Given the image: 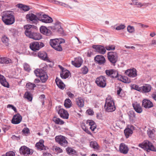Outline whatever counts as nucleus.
Wrapping results in <instances>:
<instances>
[{"label":"nucleus","instance_id":"48","mask_svg":"<svg viewBox=\"0 0 156 156\" xmlns=\"http://www.w3.org/2000/svg\"><path fill=\"white\" fill-rule=\"evenodd\" d=\"M127 30L130 33H132L134 32L135 29L133 27L130 25L128 26Z\"/></svg>","mask_w":156,"mask_h":156},{"label":"nucleus","instance_id":"30","mask_svg":"<svg viewBox=\"0 0 156 156\" xmlns=\"http://www.w3.org/2000/svg\"><path fill=\"white\" fill-rule=\"evenodd\" d=\"M48 1L51 2H52L53 3L57 4L59 5H60L66 8H71L70 6L67 4L64 3L62 2H60L59 1L55 0H48Z\"/></svg>","mask_w":156,"mask_h":156},{"label":"nucleus","instance_id":"32","mask_svg":"<svg viewBox=\"0 0 156 156\" xmlns=\"http://www.w3.org/2000/svg\"><path fill=\"white\" fill-rule=\"evenodd\" d=\"M56 84L59 88L61 89H63L65 87V85L60 79L56 78L55 79Z\"/></svg>","mask_w":156,"mask_h":156},{"label":"nucleus","instance_id":"23","mask_svg":"<svg viewBox=\"0 0 156 156\" xmlns=\"http://www.w3.org/2000/svg\"><path fill=\"white\" fill-rule=\"evenodd\" d=\"M40 30L41 33L47 36H50L52 33L51 31L45 26H41Z\"/></svg>","mask_w":156,"mask_h":156},{"label":"nucleus","instance_id":"46","mask_svg":"<svg viewBox=\"0 0 156 156\" xmlns=\"http://www.w3.org/2000/svg\"><path fill=\"white\" fill-rule=\"evenodd\" d=\"M2 41L3 43L6 45H8L9 44V39L6 36H3L2 38Z\"/></svg>","mask_w":156,"mask_h":156},{"label":"nucleus","instance_id":"47","mask_svg":"<svg viewBox=\"0 0 156 156\" xmlns=\"http://www.w3.org/2000/svg\"><path fill=\"white\" fill-rule=\"evenodd\" d=\"M105 48L108 51H114L115 49V46L114 45L110 44L106 46Z\"/></svg>","mask_w":156,"mask_h":156},{"label":"nucleus","instance_id":"13","mask_svg":"<svg viewBox=\"0 0 156 156\" xmlns=\"http://www.w3.org/2000/svg\"><path fill=\"white\" fill-rule=\"evenodd\" d=\"M20 151L21 154L26 155L32 154L33 153V152L30 151L29 148L25 146H22L20 148Z\"/></svg>","mask_w":156,"mask_h":156},{"label":"nucleus","instance_id":"5","mask_svg":"<svg viewBox=\"0 0 156 156\" xmlns=\"http://www.w3.org/2000/svg\"><path fill=\"white\" fill-rule=\"evenodd\" d=\"M65 42L64 40L62 38L51 39L50 44L51 46L58 51H62V48L60 44Z\"/></svg>","mask_w":156,"mask_h":156},{"label":"nucleus","instance_id":"42","mask_svg":"<svg viewBox=\"0 0 156 156\" xmlns=\"http://www.w3.org/2000/svg\"><path fill=\"white\" fill-rule=\"evenodd\" d=\"M154 129H148L147 131V134L149 137L153 139L154 136Z\"/></svg>","mask_w":156,"mask_h":156},{"label":"nucleus","instance_id":"40","mask_svg":"<svg viewBox=\"0 0 156 156\" xmlns=\"http://www.w3.org/2000/svg\"><path fill=\"white\" fill-rule=\"evenodd\" d=\"M24 97L27 99L29 101H31L32 99V97L30 92H25Z\"/></svg>","mask_w":156,"mask_h":156},{"label":"nucleus","instance_id":"18","mask_svg":"<svg viewBox=\"0 0 156 156\" xmlns=\"http://www.w3.org/2000/svg\"><path fill=\"white\" fill-rule=\"evenodd\" d=\"M22 119V116L18 113L13 116L12 120V122L13 124H18L20 123Z\"/></svg>","mask_w":156,"mask_h":156},{"label":"nucleus","instance_id":"9","mask_svg":"<svg viewBox=\"0 0 156 156\" xmlns=\"http://www.w3.org/2000/svg\"><path fill=\"white\" fill-rule=\"evenodd\" d=\"M108 58L110 62L113 64H115L117 61L118 55L115 52L110 51L108 53Z\"/></svg>","mask_w":156,"mask_h":156},{"label":"nucleus","instance_id":"27","mask_svg":"<svg viewBox=\"0 0 156 156\" xmlns=\"http://www.w3.org/2000/svg\"><path fill=\"white\" fill-rule=\"evenodd\" d=\"M133 106L136 112L139 113L142 112V109L140 104L135 102L133 104Z\"/></svg>","mask_w":156,"mask_h":156},{"label":"nucleus","instance_id":"49","mask_svg":"<svg viewBox=\"0 0 156 156\" xmlns=\"http://www.w3.org/2000/svg\"><path fill=\"white\" fill-rule=\"evenodd\" d=\"M23 67L24 69L27 72H29L30 70V66L27 63H25L24 64Z\"/></svg>","mask_w":156,"mask_h":156},{"label":"nucleus","instance_id":"54","mask_svg":"<svg viewBox=\"0 0 156 156\" xmlns=\"http://www.w3.org/2000/svg\"><path fill=\"white\" fill-rule=\"evenodd\" d=\"M83 129L87 133L91 135V133L88 129L85 126L84 124L82 125Z\"/></svg>","mask_w":156,"mask_h":156},{"label":"nucleus","instance_id":"28","mask_svg":"<svg viewBox=\"0 0 156 156\" xmlns=\"http://www.w3.org/2000/svg\"><path fill=\"white\" fill-rule=\"evenodd\" d=\"M38 55L39 58L43 60L46 61L48 62L50 61L47 57V54L45 52H39L38 54Z\"/></svg>","mask_w":156,"mask_h":156},{"label":"nucleus","instance_id":"58","mask_svg":"<svg viewBox=\"0 0 156 156\" xmlns=\"http://www.w3.org/2000/svg\"><path fill=\"white\" fill-rule=\"evenodd\" d=\"M29 129L27 128H24L22 130L23 133L25 134L28 133H29Z\"/></svg>","mask_w":156,"mask_h":156},{"label":"nucleus","instance_id":"35","mask_svg":"<svg viewBox=\"0 0 156 156\" xmlns=\"http://www.w3.org/2000/svg\"><path fill=\"white\" fill-rule=\"evenodd\" d=\"M69 71L67 70H63L60 73V76L62 78L66 79L68 78L69 75Z\"/></svg>","mask_w":156,"mask_h":156},{"label":"nucleus","instance_id":"50","mask_svg":"<svg viewBox=\"0 0 156 156\" xmlns=\"http://www.w3.org/2000/svg\"><path fill=\"white\" fill-rule=\"evenodd\" d=\"M86 123L89 126H91L95 125V122L92 120H88L86 121Z\"/></svg>","mask_w":156,"mask_h":156},{"label":"nucleus","instance_id":"64","mask_svg":"<svg viewBox=\"0 0 156 156\" xmlns=\"http://www.w3.org/2000/svg\"><path fill=\"white\" fill-rule=\"evenodd\" d=\"M43 156H51V154L47 152H44L43 154Z\"/></svg>","mask_w":156,"mask_h":156},{"label":"nucleus","instance_id":"59","mask_svg":"<svg viewBox=\"0 0 156 156\" xmlns=\"http://www.w3.org/2000/svg\"><path fill=\"white\" fill-rule=\"evenodd\" d=\"M87 113L89 115H93L94 114L93 111L91 109H88L87 111Z\"/></svg>","mask_w":156,"mask_h":156},{"label":"nucleus","instance_id":"31","mask_svg":"<svg viewBox=\"0 0 156 156\" xmlns=\"http://www.w3.org/2000/svg\"><path fill=\"white\" fill-rule=\"evenodd\" d=\"M11 63H12V61L9 58L7 57L0 58V63L7 64Z\"/></svg>","mask_w":156,"mask_h":156},{"label":"nucleus","instance_id":"34","mask_svg":"<svg viewBox=\"0 0 156 156\" xmlns=\"http://www.w3.org/2000/svg\"><path fill=\"white\" fill-rule=\"evenodd\" d=\"M76 104L80 107H82L84 105V101L81 97H79L76 99Z\"/></svg>","mask_w":156,"mask_h":156},{"label":"nucleus","instance_id":"22","mask_svg":"<svg viewBox=\"0 0 156 156\" xmlns=\"http://www.w3.org/2000/svg\"><path fill=\"white\" fill-rule=\"evenodd\" d=\"M44 141L42 140H40L39 142L36 144V147L38 149L40 150H46L48 148L45 147L44 145Z\"/></svg>","mask_w":156,"mask_h":156},{"label":"nucleus","instance_id":"43","mask_svg":"<svg viewBox=\"0 0 156 156\" xmlns=\"http://www.w3.org/2000/svg\"><path fill=\"white\" fill-rule=\"evenodd\" d=\"M88 72V69L86 66H83L80 69V74H82L84 75L87 74Z\"/></svg>","mask_w":156,"mask_h":156},{"label":"nucleus","instance_id":"4","mask_svg":"<svg viewBox=\"0 0 156 156\" xmlns=\"http://www.w3.org/2000/svg\"><path fill=\"white\" fill-rule=\"evenodd\" d=\"M104 108L108 112H112L115 110L114 101L110 96L106 98Z\"/></svg>","mask_w":156,"mask_h":156},{"label":"nucleus","instance_id":"21","mask_svg":"<svg viewBox=\"0 0 156 156\" xmlns=\"http://www.w3.org/2000/svg\"><path fill=\"white\" fill-rule=\"evenodd\" d=\"M60 117L63 119H67L69 118V114L67 112L63 109H60L58 112Z\"/></svg>","mask_w":156,"mask_h":156},{"label":"nucleus","instance_id":"38","mask_svg":"<svg viewBox=\"0 0 156 156\" xmlns=\"http://www.w3.org/2000/svg\"><path fill=\"white\" fill-rule=\"evenodd\" d=\"M53 120L55 123L57 124L62 125L64 123V122L63 121L59 118H57L55 117H54L53 118Z\"/></svg>","mask_w":156,"mask_h":156},{"label":"nucleus","instance_id":"11","mask_svg":"<svg viewBox=\"0 0 156 156\" xmlns=\"http://www.w3.org/2000/svg\"><path fill=\"white\" fill-rule=\"evenodd\" d=\"M55 139L56 141L62 146L65 147L67 145L68 142L65 138L63 136H56Z\"/></svg>","mask_w":156,"mask_h":156},{"label":"nucleus","instance_id":"56","mask_svg":"<svg viewBox=\"0 0 156 156\" xmlns=\"http://www.w3.org/2000/svg\"><path fill=\"white\" fill-rule=\"evenodd\" d=\"M55 151L58 153H61L62 152V150L60 148L56 147L55 148Z\"/></svg>","mask_w":156,"mask_h":156},{"label":"nucleus","instance_id":"24","mask_svg":"<svg viewBox=\"0 0 156 156\" xmlns=\"http://www.w3.org/2000/svg\"><path fill=\"white\" fill-rule=\"evenodd\" d=\"M129 119L130 122L132 123L135 122L136 121V117L135 113L133 111H130L128 113Z\"/></svg>","mask_w":156,"mask_h":156},{"label":"nucleus","instance_id":"45","mask_svg":"<svg viewBox=\"0 0 156 156\" xmlns=\"http://www.w3.org/2000/svg\"><path fill=\"white\" fill-rule=\"evenodd\" d=\"M90 146L95 149H98V146L97 143L95 141H91L90 143Z\"/></svg>","mask_w":156,"mask_h":156},{"label":"nucleus","instance_id":"53","mask_svg":"<svg viewBox=\"0 0 156 156\" xmlns=\"http://www.w3.org/2000/svg\"><path fill=\"white\" fill-rule=\"evenodd\" d=\"M7 108L12 109L16 112H17L16 108L12 105L10 104L8 105L7 106Z\"/></svg>","mask_w":156,"mask_h":156},{"label":"nucleus","instance_id":"12","mask_svg":"<svg viewBox=\"0 0 156 156\" xmlns=\"http://www.w3.org/2000/svg\"><path fill=\"white\" fill-rule=\"evenodd\" d=\"M39 20L45 23H49L53 21L52 18L45 14H43L39 17Z\"/></svg>","mask_w":156,"mask_h":156},{"label":"nucleus","instance_id":"19","mask_svg":"<svg viewBox=\"0 0 156 156\" xmlns=\"http://www.w3.org/2000/svg\"><path fill=\"white\" fill-rule=\"evenodd\" d=\"M129 148L125 144L122 143L120 144L119 147V151L120 152L123 154H126L129 151Z\"/></svg>","mask_w":156,"mask_h":156},{"label":"nucleus","instance_id":"7","mask_svg":"<svg viewBox=\"0 0 156 156\" xmlns=\"http://www.w3.org/2000/svg\"><path fill=\"white\" fill-rule=\"evenodd\" d=\"M34 73L36 76L40 77L42 82L44 83L47 80L48 76L46 72L44 70L37 69L34 71Z\"/></svg>","mask_w":156,"mask_h":156},{"label":"nucleus","instance_id":"29","mask_svg":"<svg viewBox=\"0 0 156 156\" xmlns=\"http://www.w3.org/2000/svg\"><path fill=\"white\" fill-rule=\"evenodd\" d=\"M0 83L1 84L7 87H9V84L6 81L5 77L2 75L0 74Z\"/></svg>","mask_w":156,"mask_h":156},{"label":"nucleus","instance_id":"15","mask_svg":"<svg viewBox=\"0 0 156 156\" xmlns=\"http://www.w3.org/2000/svg\"><path fill=\"white\" fill-rule=\"evenodd\" d=\"M152 89L151 85L146 84L141 87L140 92L143 93H147L150 92Z\"/></svg>","mask_w":156,"mask_h":156},{"label":"nucleus","instance_id":"25","mask_svg":"<svg viewBox=\"0 0 156 156\" xmlns=\"http://www.w3.org/2000/svg\"><path fill=\"white\" fill-rule=\"evenodd\" d=\"M142 106L145 108H150L153 106V105L149 100L145 99L142 101Z\"/></svg>","mask_w":156,"mask_h":156},{"label":"nucleus","instance_id":"63","mask_svg":"<svg viewBox=\"0 0 156 156\" xmlns=\"http://www.w3.org/2000/svg\"><path fill=\"white\" fill-rule=\"evenodd\" d=\"M96 128V125H94V126H90V129L92 130V131H94V129Z\"/></svg>","mask_w":156,"mask_h":156},{"label":"nucleus","instance_id":"60","mask_svg":"<svg viewBox=\"0 0 156 156\" xmlns=\"http://www.w3.org/2000/svg\"><path fill=\"white\" fill-rule=\"evenodd\" d=\"M122 88L119 87L118 88V90H117V94L119 96H121V92L122 91Z\"/></svg>","mask_w":156,"mask_h":156},{"label":"nucleus","instance_id":"39","mask_svg":"<svg viewBox=\"0 0 156 156\" xmlns=\"http://www.w3.org/2000/svg\"><path fill=\"white\" fill-rule=\"evenodd\" d=\"M116 126L120 129H122L125 125V122L121 120L118 121L116 123Z\"/></svg>","mask_w":156,"mask_h":156},{"label":"nucleus","instance_id":"20","mask_svg":"<svg viewBox=\"0 0 156 156\" xmlns=\"http://www.w3.org/2000/svg\"><path fill=\"white\" fill-rule=\"evenodd\" d=\"M92 47L96 50V51L101 54H104L106 52L105 48L102 46L94 45Z\"/></svg>","mask_w":156,"mask_h":156},{"label":"nucleus","instance_id":"44","mask_svg":"<svg viewBox=\"0 0 156 156\" xmlns=\"http://www.w3.org/2000/svg\"><path fill=\"white\" fill-rule=\"evenodd\" d=\"M18 7L20 8L22 10L24 11H27L29 10L30 8L29 6L23 5L22 4H19L18 5Z\"/></svg>","mask_w":156,"mask_h":156},{"label":"nucleus","instance_id":"1","mask_svg":"<svg viewBox=\"0 0 156 156\" xmlns=\"http://www.w3.org/2000/svg\"><path fill=\"white\" fill-rule=\"evenodd\" d=\"M26 30L25 34L26 36L35 40H38L42 38V36L39 33L34 32V30L37 27L33 25H27L24 26Z\"/></svg>","mask_w":156,"mask_h":156},{"label":"nucleus","instance_id":"10","mask_svg":"<svg viewBox=\"0 0 156 156\" xmlns=\"http://www.w3.org/2000/svg\"><path fill=\"white\" fill-rule=\"evenodd\" d=\"M106 81L105 77L103 76H101L96 79L95 82L98 86L104 87L106 85Z\"/></svg>","mask_w":156,"mask_h":156},{"label":"nucleus","instance_id":"2","mask_svg":"<svg viewBox=\"0 0 156 156\" xmlns=\"http://www.w3.org/2000/svg\"><path fill=\"white\" fill-rule=\"evenodd\" d=\"M106 74L113 78H118V79L125 83H129L130 80L125 76L119 75L118 72L115 69L106 70L105 71Z\"/></svg>","mask_w":156,"mask_h":156},{"label":"nucleus","instance_id":"61","mask_svg":"<svg viewBox=\"0 0 156 156\" xmlns=\"http://www.w3.org/2000/svg\"><path fill=\"white\" fill-rule=\"evenodd\" d=\"M138 7H141L144 5L142 3L140 2H138L136 5Z\"/></svg>","mask_w":156,"mask_h":156},{"label":"nucleus","instance_id":"8","mask_svg":"<svg viewBox=\"0 0 156 156\" xmlns=\"http://www.w3.org/2000/svg\"><path fill=\"white\" fill-rule=\"evenodd\" d=\"M44 44L43 43L40 42L34 41L30 44V47L33 51L39 50L41 48L43 47Z\"/></svg>","mask_w":156,"mask_h":156},{"label":"nucleus","instance_id":"37","mask_svg":"<svg viewBox=\"0 0 156 156\" xmlns=\"http://www.w3.org/2000/svg\"><path fill=\"white\" fill-rule=\"evenodd\" d=\"M72 103L70 99L67 98L66 99L64 102V106L66 108H69L72 106Z\"/></svg>","mask_w":156,"mask_h":156},{"label":"nucleus","instance_id":"51","mask_svg":"<svg viewBox=\"0 0 156 156\" xmlns=\"http://www.w3.org/2000/svg\"><path fill=\"white\" fill-rule=\"evenodd\" d=\"M131 88L132 89L136 90L140 92L141 89V87H139L138 86L135 84L131 86Z\"/></svg>","mask_w":156,"mask_h":156},{"label":"nucleus","instance_id":"41","mask_svg":"<svg viewBox=\"0 0 156 156\" xmlns=\"http://www.w3.org/2000/svg\"><path fill=\"white\" fill-rule=\"evenodd\" d=\"M26 86L28 89L33 90L36 87V85L34 83H28L26 84Z\"/></svg>","mask_w":156,"mask_h":156},{"label":"nucleus","instance_id":"3","mask_svg":"<svg viewBox=\"0 0 156 156\" xmlns=\"http://www.w3.org/2000/svg\"><path fill=\"white\" fill-rule=\"evenodd\" d=\"M2 19L4 23L7 25L13 24L15 21V18L12 12L9 11H5L3 12Z\"/></svg>","mask_w":156,"mask_h":156},{"label":"nucleus","instance_id":"57","mask_svg":"<svg viewBox=\"0 0 156 156\" xmlns=\"http://www.w3.org/2000/svg\"><path fill=\"white\" fill-rule=\"evenodd\" d=\"M14 153L12 151H9L6 154V156H15Z\"/></svg>","mask_w":156,"mask_h":156},{"label":"nucleus","instance_id":"16","mask_svg":"<svg viewBox=\"0 0 156 156\" xmlns=\"http://www.w3.org/2000/svg\"><path fill=\"white\" fill-rule=\"evenodd\" d=\"M72 64L75 67H79L82 65L83 63V60L80 57L75 58L74 61L71 62Z\"/></svg>","mask_w":156,"mask_h":156},{"label":"nucleus","instance_id":"36","mask_svg":"<svg viewBox=\"0 0 156 156\" xmlns=\"http://www.w3.org/2000/svg\"><path fill=\"white\" fill-rule=\"evenodd\" d=\"M124 133L126 138L131 136L133 133L132 130L129 128H126L124 130Z\"/></svg>","mask_w":156,"mask_h":156},{"label":"nucleus","instance_id":"52","mask_svg":"<svg viewBox=\"0 0 156 156\" xmlns=\"http://www.w3.org/2000/svg\"><path fill=\"white\" fill-rule=\"evenodd\" d=\"M125 27V26L124 24H121L119 25L115 28V29L117 30H120L121 29H123Z\"/></svg>","mask_w":156,"mask_h":156},{"label":"nucleus","instance_id":"26","mask_svg":"<svg viewBox=\"0 0 156 156\" xmlns=\"http://www.w3.org/2000/svg\"><path fill=\"white\" fill-rule=\"evenodd\" d=\"M26 17L27 20H29L33 22L39 20V18H38L36 15L33 13H29L27 14L26 15Z\"/></svg>","mask_w":156,"mask_h":156},{"label":"nucleus","instance_id":"62","mask_svg":"<svg viewBox=\"0 0 156 156\" xmlns=\"http://www.w3.org/2000/svg\"><path fill=\"white\" fill-rule=\"evenodd\" d=\"M152 98L155 101H156V92L153 93L152 94Z\"/></svg>","mask_w":156,"mask_h":156},{"label":"nucleus","instance_id":"55","mask_svg":"<svg viewBox=\"0 0 156 156\" xmlns=\"http://www.w3.org/2000/svg\"><path fill=\"white\" fill-rule=\"evenodd\" d=\"M67 94L71 98H73L75 97L74 95L69 91L67 92Z\"/></svg>","mask_w":156,"mask_h":156},{"label":"nucleus","instance_id":"17","mask_svg":"<svg viewBox=\"0 0 156 156\" xmlns=\"http://www.w3.org/2000/svg\"><path fill=\"white\" fill-rule=\"evenodd\" d=\"M94 60L99 65L104 64L105 61V58L102 55H97L94 57Z\"/></svg>","mask_w":156,"mask_h":156},{"label":"nucleus","instance_id":"33","mask_svg":"<svg viewBox=\"0 0 156 156\" xmlns=\"http://www.w3.org/2000/svg\"><path fill=\"white\" fill-rule=\"evenodd\" d=\"M66 151L68 154L70 155H78L77 152L73 148L68 147L66 148Z\"/></svg>","mask_w":156,"mask_h":156},{"label":"nucleus","instance_id":"14","mask_svg":"<svg viewBox=\"0 0 156 156\" xmlns=\"http://www.w3.org/2000/svg\"><path fill=\"white\" fill-rule=\"evenodd\" d=\"M125 73L127 75L131 77H135L137 76V71L134 68L128 69Z\"/></svg>","mask_w":156,"mask_h":156},{"label":"nucleus","instance_id":"6","mask_svg":"<svg viewBox=\"0 0 156 156\" xmlns=\"http://www.w3.org/2000/svg\"><path fill=\"white\" fill-rule=\"evenodd\" d=\"M139 146L147 151L148 150L156 151V148L152 143L147 140L144 141L142 144H140Z\"/></svg>","mask_w":156,"mask_h":156}]
</instances>
